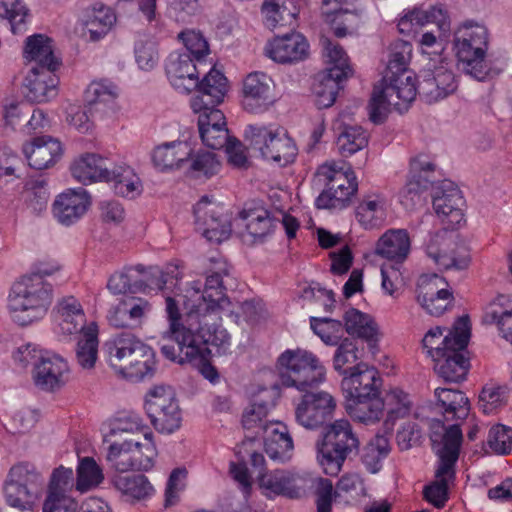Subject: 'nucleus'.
<instances>
[{"mask_svg":"<svg viewBox=\"0 0 512 512\" xmlns=\"http://www.w3.org/2000/svg\"><path fill=\"white\" fill-rule=\"evenodd\" d=\"M508 394L509 388L507 385H500L491 381L482 387L479 394V407L485 414L495 413L506 405Z\"/></svg>","mask_w":512,"mask_h":512,"instance_id":"nucleus-49","label":"nucleus"},{"mask_svg":"<svg viewBox=\"0 0 512 512\" xmlns=\"http://www.w3.org/2000/svg\"><path fill=\"white\" fill-rule=\"evenodd\" d=\"M117 89L111 83L104 81L92 82L85 90V110H78L70 115V124L79 132L85 133L92 127L91 116L95 113L106 114L115 108Z\"/></svg>","mask_w":512,"mask_h":512,"instance_id":"nucleus-17","label":"nucleus"},{"mask_svg":"<svg viewBox=\"0 0 512 512\" xmlns=\"http://www.w3.org/2000/svg\"><path fill=\"white\" fill-rule=\"evenodd\" d=\"M359 450V437L346 419L326 425L316 442L317 461L329 476H337L345 461L357 456Z\"/></svg>","mask_w":512,"mask_h":512,"instance_id":"nucleus-3","label":"nucleus"},{"mask_svg":"<svg viewBox=\"0 0 512 512\" xmlns=\"http://www.w3.org/2000/svg\"><path fill=\"white\" fill-rule=\"evenodd\" d=\"M90 203V196L84 188L67 189L54 200L52 212L61 224L68 226L86 213Z\"/></svg>","mask_w":512,"mask_h":512,"instance_id":"nucleus-28","label":"nucleus"},{"mask_svg":"<svg viewBox=\"0 0 512 512\" xmlns=\"http://www.w3.org/2000/svg\"><path fill=\"white\" fill-rule=\"evenodd\" d=\"M190 326L196 323L198 326L196 332L192 329L186 334L184 340L178 346L179 350L182 351L184 348L191 349L190 352H212L216 349V352L220 350H226L230 343V336L220 326V320L212 323V319L209 316L199 315V317H187Z\"/></svg>","mask_w":512,"mask_h":512,"instance_id":"nucleus-16","label":"nucleus"},{"mask_svg":"<svg viewBox=\"0 0 512 512\" xmlns=\"http://www.w3.org/2000/svg\"><path fill=\"white\" fill-rule=\"evenodd\" d=\"M259 486L267 493L282 495L291 499L299 498L301 490L297 486V477L288 470L276 469L274 471L258 474Z\"/></svg>","mask_w":512,"mask_h":512,"instance_id":"nucleus-37","label":"nucleus"},{"mask_svg":"<svg viewBox=\"0 0 512 512\" xmlns=\"http://www.w3.org/2000/svg\"><path fill=\"white\" fill-rule=\"evenodd\" d=\"M166 75L170 84L180 93L188 94L197 89L202 92L203 79L199 75L195 60L187 53L173 52L165 64Z\"/></svg>","mask_w":512,"mask_h":512,"instance_id":"nucleus-22","label":"nucleus"},{"mask_svg":"<svg viewBox=\"0 0 512 512\" xmlns=\"http://www.w3.org/2000/svg\"><path fill=\"white\" fill-rule=\"evenodd\" d=\"M334 398L325 391H307L295 408L296 422L306 429L322 426L335 410Z\"/></svg>","mask_w":512,"mask_h":512,"instance_id":"nucleus-20","label":"nucleus"},{"mask_svg":"<svg viewBox=\"0 0 512 512\" xmlns=\"http://www.w3.org/2000/svg\"><path fill=\"white\" fill-rule=\"evenodd\" d=\"M68 373V363L58 354H50L35 364L33 380L39 389L54 392L66 384Z\"/></svg>","mask_w":512,"mask_h":512,"instance_id":"nucleus-27","label":"nucleus"},{"mask_svg":"<svg viewBox=\"0 0 512 512\" xmlns=\"http://www.w3.org/2000/svg\"><path fill=\"white\" fill-rule=\"evenodd\" d=\"M464 199L460 189L451 181L444 180L433 193V208L443 222L454 227L464 218Z\"/></svg>","mask_w":512,"mask_h":512,"instance_id":"nucleus-23","label":"nucleus"},{"mask_svg":"<svg viewBox=\"0 0 512 512\" xmlns=\"http://www.w3.org/2000/svg\"><path fill=\"white\" fill-rule=\"evenodd\" d=\"M345 330L349 335L364 339L370 350L377 349L378 332L370 316L358 309L350 308L344 315Z\"/></svg>","mask_w":512,"mask_h":512,"instance_id":"nucleus-41","label":"nucleus"},{"mask_svg":"<svg viewBox=\"0 0 512 512\" xmlns=\"http://www.w3.org/2000/svg\"><path fill=\"white\" fill-rule=\"evenodd\" d=\"M105 182H112L114 192L127 198H134L140 193V178L129 166H118L109 170V178Z\"/></svg>","mask_w":512,"mask_h":512,"instance_id":"nucleus-45","label":"nucleus"},{"mask_svg":"<svg viewBox=\"0 0 512 512\" xmlns=\"http://www.w3.org/2000/svg\"><path fill=\"white\" fill-rule=\"evenodd\" d=\"M434 370L447 382H461L470 369V359L465 354H437L433 359Z\"/></svg>","mask_w":512,"mask_h":512,"instance_id":"nucleus-42","label":"nucleus"},{"mask_svg":"<svg viewBox=\"0 0 512 512\" xmlns=\"http://www.w3.org/2000/svg\"><path fill=\"white\" fill-rule=\"evenodd\" d=\"M316 177L324 185L323 191L316 199L318 208H343L358 188L353 172L336 170L330 165L318 168Z\"/></svg>","mask_w":512,"mask_h":512,"instance_id":"nucleus-13","label":"nucleus"},{"mask_svg":"<svg viewBox=\"0 0 512 512\" xmlns=\"http://www.w3.org/2000/svg\"><path fill=\"white\" fill-rule=\"evenodd\" d=\"M145 448L146 458L142 461L139 460L138 451L131 452V442L113 443L108 448L106 460L112 468L121 473L129 470L148 471L154 466L158 452L151 444Z\"/></svg>","mask_w":512,"mask_h":512,"instance_id":"nucleus-26","label":"nucleus"},{"mask_svg":"<svg viewBox=\"0 0 512 512\" xmlns=\"http://www.w3.org/2000/svg\"><path fill=\"white\" fill-rule=\"evenodd\" d=\"M425 252L440 270H464L471 261L467 247L458 243L456 235L446 229L430 236Z\"/></svg>","mask_w":512,"mask_h":512,"instance_id":"nucleus-14","label":"nucleus"},{"mask_svg":"<svg viewBox=\"0 0 512 512\" xmlns=\"http://www.w3.org/2000/svg\"><path fill=\"white\" fill-rule=\"evenodd\" d=\"M406 16L411 20L415 30L428 23L436 24L438 29L443 33L450 30V17L447 10L442 5H435L429 10L414 8L407 12Z\"/></svg>","mask_w":512,"mask_h":512,"instance_id":"nucleus-48","label":"nucleus"},{"mask_svg":"<svg viewBox=\"0 0 512 512\" xmlns=\"http://www.w3.org/2000/svg\"><path fill=\"white\" fill-rule=\"evenodd\" d=\"M345 72L341 68H326L319 72L313 84L315 104L318 108H328L334 104L341 82L346 80Z\"/></svg>","mask_w":512,"mask_h":512,"instance_id":"nucleus-33","label":"nucleus"},{"mask_svg":"<svg viewBox=\"0 0 512 512\" xmlns=\"http://www.w3.org/2000/svg\"><path fill=\"white\" fill-rule=\"evenodd\" d=\"M446 281L438 274L421 275L417 282V301L426 303L433 297L440 295H450V291L445 287Z\"/></svg>","mask_w":512,"mask_h":512,"instance_id":"nucleus-56","label":"nucleus"},{"mask_svg":"<svg viewBox=\"0 0 512 512\" xmlns=\"http://www.w3.org/2000/svg\"><path fill=\"white\" fill-rule=\"evenodd\" d=\"M2 8L11 25V31L14 34L23 33L29 16L26 6L20 0H2Z\"/></svg>","mask_w":512,"mask_h":512,"instance_id":"nucleus-60","label":"nucleus"},{"mask_svg":"<svg viewBox=\"0 0 512 512\" xmlns=\"http://www.w3.org/2000/svg\"><path fill=\"white\" fill-rule=\"evenodd\" d=\"M276 101L274 81L263 72H251L242 83V106L245 111L260 114Z\"/></svg>","mask_w":512,"mask_h":512,"instance_id":"nucleus-19","label":"nucleus"},{"mask_svg":"<svg viewBox=\"0 0 512 512\" xmlns=\"http://www.w3.org/2000/svg\"><path fill=\"white\" fill-rule=\"evenodd\" d=\"M488 30L484 25L466 23L455 34L454 50L461 69L483 81L488 75L485 61L488 49Z\"/></svg>","mask_w":512,"mask_h":512,"instance_id":"nucleus-7","label":"nucleus"},{"mask_svg":"<svg viewBox=\"0 0 512 512\" xmlns=\"http://www.w3.org/2000/svg\"><path fill=\"white\" fill-rule=\"evenodd\" d=\"M44 478L29 463L13 466L4 482L7 505L20 511L32 510L44 490Z\"/></svg>","mask_w":512,"mask_h":512,"instance_id":"nucleus-9","label":"nucleus"},{"mask_svg":"<svg viewBox=\"0 0 512 512\" xmlns=\"http://www.w3.org/2000/svg\"><path fill=\"white\" fill-rule=\"evenodd\" d=\"M390 452L389 439L384 435H375L363 448L361 461L370 473H377L382 461Z\"/></svg>","mask_w":512,"mask_h":512,"instance_id":"nucleus-47","label":"nucleus"},{"mask_svg":"<svg viewBox=\"0 0 512 512\" xmlns=\"http://www.w3.org/2000/svg\"><path fill=\"white\" fill-rule=\"evenodd\" d=\"M145 410L151 424L160 433L171 434L181 426V409L170 386L150 389L146 395Z\"/></svg>","mask_w":512,"mask_h":512,"instance_id":"nucleus-12","label":"nucleus"},{"mask_svg":"<svg viewBox=\"0 0 512 512\" xmlns=\"http://www.w3.org/2000/svg\"><path fill=\"white\" fill-rule=\"evenodd\" d=\"M71 174L84 185L109 178V168L106 160L96 154H84L71 165Z\"/></svg>","mask_w":512,"mask_h":512,"instance_id":"nucleus-36","label":"nucleus"},{"mask_svg":"<svg viewBox=\"0 0 512 512\" xmlns=\"http://www.w3.org/2000/svg\"><path fill=\"white\" fill-rule=\"evenodd\" d=\"M261 427L266 454L275 461H288L294 449L288 427L282 422H269Z\"/></svg>","mask_w":512,"mask_h":512,"instance_id":"nucleus-29","label":"nucleus"},{"mask_svg":"<svg viewBox=\"0 0 512 512\" xmlns=\"http://www.w3.org/2000/svg\"><path fill=\"white\" fill-rule=\"evenodd\" d=\"M309 42L300 32L275 35L265 46V55L279 64H297L309 56Z\"/></svg>","mask_w":512,"mask_h":512,"instance_id":"nucleus-21","label":"nucleus"},{"mask_svg":"<svg viewBox=\"0 0 512 512\" xmlns=\"http://www.w3.org/2000/svg\"><path fill=\"white\" fill-rule=\"evenodd\" d=\"M23 152L31 168L47 169L54 165L62 155L61 143L51 136H39L23 146Z\"/></svg>","mask_w":512,"mask_h":512,"instance_id":"nucleus-30","label":"nucleus"},{"mask_svg":"<svg viewBox=\"0 0 512 512\" xmlns=\"http://www.w3.org/2000/svg\"><path fill=\"white\" fill-rule=\"evenodd\" d=\"M58 68L33 66L30 69L24 80L25 96L29 101L43 103L57 96L59 78L56 70Z\"/></svg>","mask_w":512,"mask_h":512,"instance_id":"nucleus-24","label":"nucleus"},{"mask_svg":"<svg viewBox=\"0 0 512 512\" xmlns=\"http://www.w3.org/2000/svg\"><path fill=\"white\" fill-rule=\"evenodd\" d=\"M104 479L102 469L91 457L83 458L77 468L76 488L81 492L99 485Z\"/></svg>","mask_w":512,"mask_h":512,"instance_id":"nucleus-55","label":"nucleus"},{"mask_svg":"<svg viewBox=\"0 0 512 512\" xmlns=\"http://www.w3.org/2000/svg\"><path fill=\"white\" fill-rule=\"evenodd\" d=\"M53 41L44 34H33L26 38L23 57L34 61L35 66L59 67L60 62L53 53Z\"/></svg>","mask_w":512,"mask_h":512,"instance_id":"nucleus-40","label":"nucleus"},{"mask_svg":"<svg viewBox=\"0 0 512 512\" xmlns=\"http://www.w3.org/2000/svg\"><path fill=\"white\" fill-rule=\"evenodd\" d=\"M434 164L414 158L410 163L409 177L406 185L400 191V201L408 209L414 208L422 201V194L433 184L430 174Z\"/></svg>","mask_w":512,"mask_h":512,"instance_id":"nucleus-25","label":"nucleus"},{"mask_svg":"<svg viewBox=\"0 0 512 512\" xmlns=\"http://www.w3.org/2000/svg\"><path fill=\"white\" fill-rule=\"evenodd\" d=\"M383 385L379 371L374 365L357 374L342 378L341 388L345 396L347 414L355 421L373 424L383 415L385 403L381 398Z\"/></svg>","mask_w":512,"mask_h":512,"instance_id":"nucleus-1","label":"nucleus"},{"mask_svg":"<svg viewBox=\"0 0 512 512\" xmlns=\"http://www.w3.org/2000/svg\"><path fill=\"white\" fill-rule=\"evenodd\" d=\"M437 403L443 408V415L447 421L464 420L469 415V399L460 390L437 388L435 389Z\"/></svg>","mask_w":512,"mask_h":512,"instance_id":"nucleus-43","label":"nucleus"},{"mask_svg":"<svg viewBox=\"0 0 512 512\" xmlns=\"http://www.w3.org/2000/svg\"><path fill=\"white\" fill-rule=\"evenodd\" d=\"M244 135L250 145L268 161L285 167L296 159L298 149L294 140L278 125L249 124Z\"/></svg>","mask_w":512,"mask_h":512,"instance_id":"nucleus-8","label":"nucleus"},{"mask_svg":"<svg viewBox=\"0 0 512 512\" xmlns=\"http://www.w3.org/2000/svg\"><path fill=\"white\" fill-rule=\"evenodd\" d=\"M128 364V377H126V380L132 382L151 378L156 371L155 354H136Z\"/></svg>","mask_w":512,"mask_h":512,"instance_id":"nucleus-57","label":"nucleus"},{"mask_svg":"<svg viewBox=\"0 0 512 512\" xmlns=\"http://www.w3.org/2000/svg\"><path fill=\"white\" fill-rule=\"evenodd\" d=\"M385 201L379 196L365 198L356 208V217L361 225L370 229L378 226L384 218Z\"/></svg>","mask_w":512,"mask_h":512,"instance_id":"nucleus-51","label":"nucleus"},{"mask_svg":"<svg viewBox=\"0 0 512 512\" xmlns=\"http://www.w3.org/2000/svg\"><path fill=\"white\" fill-rule=\"evenodd\" d=\"M369 365L358 354H334L333 367L343 378L357 374Z\"/></svg>","mask_w":512,"mask_h":512,"instance_id":"nucleus-63","label":"nucleus"},{"mask_svg":"<svg viewBox=\"0 0 512 512\" xmlns=\"http://www.w3.org/2000/svg\"><path fill=\"white\" fill-rule=\"evenodd\" d=\"M418 93L414 72L385 74L379 85H375L368 105L369 118L374 124L385 121L389 106L399 108L400 101L411 103Z\"/></svg>","mask_w":512,"mask_h":512,"instance_id":"nucleus-6","label":"nucleus"},{"mask_svg":"<svg viewBox=\"0 0 512 512\" xmlns=\"http://www.w3.org/2000/svg\"><path fill=\"white\" fill-rule=\"evenodd\" d=\"M327 16L334 15L331 20L334 35L338 38L345 37L356 30L361 23V11H348L335 8L333 11L323 10Z\"/></svg>","mask_w":512,"mask_h":512,"instance_id":"nucleus-53","label":"nucleus"},{"mask_svg":"<svg viewBox=\"0 0 512 512\" xmlns=\"http://www.w3.org/2000/svg\"><path fill=\"white\" fill-rule=\"evenodd\" d=\"M171 362L197 370L205 379L215 384L220 375L213 364L212 354H164Z\"/></svg>","mask_w":512,"mask_h":512,"instance_id":"nucleus-44","label":"nucleus"},{"mask_svg":"<svg viewBox=\"0 0 512 512\" xmlns=\"http://www.w3.org/2000/svg\"><path fill=\"white\" fill-rule=\"evenodd\" d=\"M230 266L221 257L211 258L210 266L206 272V281L203 290L200 282H192L191 289L198 296L196 303L192 304L187 317L209 316L212 323L220 319V310L225 302Z\"/></svg>","mask_w":512,"mask_h":512,"instance_id":"nucleus-5","label":"nucleus"},{"mask_svg":"<svg viewBox=\"0 0 512 512\" xmlns=\"http://www.w3.org/2000/svg\"><path fill=\"white\" fill-rule=\"evenodd\" d=\"M115 488L131 500H143L153 493V487L146 476L117 475L113 479Z\"/></svg>","mask_w":512,"mask_h":512,"instance_id":"nucleus-46","label":"nucleus"},{"mask_svg":"<svg viewBox=\"0 0 512 512\" xmlns=\"http://www.w3.org/2000/svg\"><path fill=\"white\" fill-rule=\"evenodd\" d=\"M463 435L459 424L445 428L443 434L433 432L431 441L439 461L436 469V480L423 489V498L434 507L440 509L449 499L448 479L455 476V465L459 458Z\"/></svg>","mask_w":512,"mask_h":512,"instance_id":"nucleus-2","label":"nucleus"},{"mask_svg":"<svg viewBox=\"0 0 512 512\" xmlns=\"http://www.w3.org/2000/svg\"><path fill=\"white\" fill-rule=\"evenodd\" d=\"M483 320L487 324H496L502 337L512 344V310L491 304L487 307Z\"/></svg>","mask_w":512,"mask_h":512,"instance_id":"nucleus-58","label":"nucleus"},{"mask_svg":"<svg viewBox=\"0 0 512 512\" xmlns=\"http://www.w3.org/2000/svg\"><path fill=\"white\" fill-rule=\"evenodd\" d=\"M412 45L408 41L396 40L390 45L389 59L385 74L413 72L408 69Z\"/></svg>","mask_w":512,"mask_h":512,"instance_id":"nucleus-52","label":"nucleus"},{"mask_svg":"<svg viewBox=\"0 0 512 512\" xmlns=\"http://www.w3.org/2000/svg\"><path fill=\"white\" fill-rule=\"evenodd\" d=\"M314 333L327 345H338L344 334L342 322L331 318H310Z\"/></svg>","mask_w":512,"mask_h":512,"instance_id":"nucleus-54","label":"nucleus"},{"mask_svg":"<svg viewBox=\"0 0 512 512\" xmlns=\"http://www.w3.org/2000/svg\"><path fill=\"white\" fill-rule=\"evenodd\" d=\"M73 487V471L59 467L51 475L48 496L71 497L68 492Z\"/></svg>","mask_w":512,"mask_h":512,"instance_id":"nucleus-64","label":"nucleus"},{"mask_svg":"<svg viewBox=\"0 0 512 512\" xmlns=\"http://www.w3.org/2000/svg\"><path fill=\"white\" fill-rule=\"evenodd\" d=\"M411 251V238L406 229H389L377 241L375 252L382 258L402 264Z\"/></svg>","mask_w":512,"mask_h":512,"instance_id":"nucleus-32","label":"nucleus"},{"mask_svg":"<svg viewBox=\"0 0 512 512\" xmlns=\"http://www.w3.org/2000/svg\"><path fill=\"white\" fill-rule=\"evenodd\" d=\"M192 154L188 142L173 141L157 146L152 154L154 165L162 171L179 168Z\"/></svg>","mask_w":512,"mask_h":512,"instance_id":"nucleus-38","label":"nucleus"},{"mask_svg":"<svg viewBox=\"0 0 512 512\" xmlns=\"http://www.w3.org/2000/svg\"><path fill=\"white\" fill-rule=\"evenodd\" d=\"M179 38L186 48L185 53L189 54L195 61L200 62L208 55L209 45L200 32L183 31L179 34Z\"/></svg>","mask_w":512,"mask_h":512,"instance_id":"nucleus-61","label":"nucleus"},{"mask_svg":"<svg viewBox=\"0 0 512 512\" xmlns=\"http://www.w3.org/2000/svg\"><path fill=\"white\" fill-rule=\"evenodd\" d=\"M195 227L209 242L221 243L232 232L231 216L225 207L203 196L194 206Z\"/></svg>","mask_w":512,"mask_h":512,"instance_id":"nucleus-15","label":"nucleus"},{"mask_svg":"<svg viewBox=\"0 0 512 512\" xmlns=\"http://www.w3.org/2000/svg\"><path fill=\"white\" fill-rule=\"evenodd\" d=\"M261 15L264 25L274 30L293 25L298 9L295 0H264L261 5Z\"/></svg>","mask_w":512,"mask_h":512,"instance_id":"nucleus-35","label":"nucleus"},{"mask_svg":"<svg viewBox=\"0 0 512 512\" xmlns=\"http://www.w3.org/2000/svg\"><path fill=\"white\" fill-rule=\"evenodd\" d=\"M239 218L245 222L247 235L252 244L262 242L271 235L276 226L270 211L260 205L246 204L239 212Z\"/></svg>","mask_w":512,"mask_h":512,"instance_id":"nucleus-31","label":"nucleus"},{"mask_svg":"<svg viewBox=\"0 0 512 512\" xmlns=\"http://www.w3.org/2000/svg\"><path fill=\"white\" fill-rule=\"evenodd\" d=\"M471 337V325L467 315L459 317L448 334L443 337L439 326L430 329L424 336L422 344L426 352H463Z\"/></svg>","mask_w":512,"mask_h":512,"instance_id":"nucleus-18","label":"nucleus"},{"mask_svg":"<svg viewBox=\"0 0 512 512\" xmlns=\"http://www.w3.org/2000/svg\"><path fill=\"white\" fill-rule=\"evenodd\" d=\"M115 22L116 15L113 10L102 3H96L84 12V34L91 41H98L110 31Z\"/></svg>","mask_w":512,"mask_h":512,"instance_id":"nucleus-34","label":"nucleus"},{"mask_svg":"<svg viewBox=\"0 0 512 512\" xmlns=\"http://www.w3.org/2000/svg\"><path fill=\"white\" fill-rule=\"evenodd\" d=\"M278 362L284 386L307 392L325 380V368L312 354H281Z\"/></svg>","mask_w":512,"mask_h":512,"instance_id":"nucleus-11","label":"nucleus"},{"mask_svg":"<svg viewBox=\"0 0 512 512\" xmlns=\"http://www.w3.org/2000/svg\"><path fill=\"white\" fill-rule=\"evenodd\" d=\"M56 320L65 334H75L85 324V313L82 305L74 296L63 297L57 303Z\"/></svg>","mask_w":512,"mask_h":512,"instance_id":"nucleus-39","label":"nucleus"},{"mask_svg":"<svg viewBox=\"0 0 512 512\" xmlns=\"http://www.w3.org/2000/svg\"><path fill=\"white\" fill-rule=\"evenodd\" d=\"M487 444L497 454H507L512 448V429L498 424L490 428Z\"/></svg>","mask_w":512,"mask_h":512,"instance_id":"nucleus-62","label":"nucleus"},{"mask_svg":"<svg viewBox=\"0 0 512 512\" xmlns=\"http://www.w3.org/2000/svg\"><path fill=\"white\" fill-rule=\"evenodd\" d=\"M53 300V286L37 275H24L15 282L8 307L15 322L26 326L42 319Z\"/></svg>","mask_w":512,"mask_h":512,"instance_id":"nucleus-4","label":"nucleus"},{"mask_svg":"<svg viewBox=\"0 0 512 512\" xmlns=\"http://www.w3.org/2000/svg\"><path fill=\"white\" fill-rule=\"evenodd\" d=\"M367 145V132L360 126H345L337 138V147L343 157H349Z\"/></svg>","mask_w":512,"mask_h":512,"instance_id":"nucleus-50","label":"nucleus"},{"mask_svg":"<svg viewBox=\"0 0 512 512\" xmlns=\"http://www.w3.org/2000/svg\"><path fill=\"white\" fill-rule=\"evenodd\" d=\"M227 92V78L217 70H211L204 78L202 92L191 99V108L199 114V127L226 126L225 116L216 108Z\"/></svg>","mask_w":512,"mask_h":512,"instance_id":"nucleus-10","label":"nucleus"},{"mask_svg":"<svg viewBox=\"0 0 512 512\" xmlns=\"http://www.w3.org/2000/svg\"><path fill=\"white\" fill-rule=\"evenodd\" d=\"M386 424L394 423L397 419L405 418L411 411L409 395L400 389H392L387 395Z\"/></svg>","mask_w":512,"mask_h":512,"instance_id":"nucleus-59","label":"nucleus"}]
</instances>
